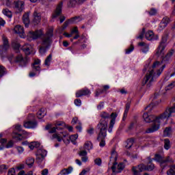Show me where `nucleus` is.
Segmentation results:
<instances>
[{
    "instance_id": "obj_1",
    "label": "nucleus",
    "mask_w": 175,
    "mask_h": 175,
    "mask_svg": "<svg viewBox=\"0 0 175 175\" xmlns=\"http://www.w3.org/2000/svg\"><path fill=\"white\" fill-rule=\"evenodd\" d=\"M174 113H175V104L172 107H167L165 111L158 117L144 113L143 115L144 121L146 122H152L151 126L146 130V133H154V132H157L161 126V122L163 120H169Z\"/></svg>"
},
{
    "instance_id": "obj_2",
    "label": "nucleus",
    "mask_w": 175,
    "mask_h": 175,
    "mask_svg": "<svg viewBox=\"0 0 175 175\" xmlns=\"http://www.w3.org/2000/svg\"><path fill=\"white\" fill-rule=\"evenodd\" d=\"M161 62L157 61L154 62L150 68V70L147 72L145 77L142 81V85H146L147 88H150L152 85V83L155 81L156 79H158L159 76L163 72V69L166 68L165 65H163L160 68Z\"/></svg>"
},
{
    "instance_id": "obj_3",
    "label": "nucleus",
    "mask_w": 175,
    "mask_h": 175,
    "mask_svg": "<svg viewBox=\"0 0 175 175\" xmlns=\"http://www.w3.org/2000/svg\"><path fill=\"white\" fill-rule=\"evenodd\" d=\"M54 31L53 29H49L45 35L43 36L42 38V42H41V46L40 47V53L41 54L46 53V51H47L48 49H50V46H51V43H53V40H51V38H53Z\"/></svg>"
},
{
    "instance_id": "obj_4",
    "label": "nucleus",
    "mask_w": 175,
    "mask_h": 175,
    "mask_svg": "<svg viewBox=\"0 0 175 175\" xmlns=\"http://www.w3.org/2000/svg\"><path fill=\"white\" fill-rule=\"evenodd\" d=\"M101 119L96 126V129H100L107 131V125L109 124V120H110V113L107 112H102L100 113Z\"/></svg>"
},
{
    "instance_id": "obj_5",
    "label": "nucleus",
    "mask_w": 175,
    "mask_h": 175,
    "mask_svg": "<svg viewBox=\"0 0 175 175\" xmlns=\"http://www.w3.org/2000/svg\"><path fill=\"white\" fill-rule=\"evenodd\" d=\"M3 5H5L8 8H12L14 5V8L16 9L18 12H21L24 10V2L20 1H13V0H1Z\"/></svg>"
},
{
    "instance_id": "obj_6",
    "label": "nucleus",
    "mask_w": 175,
    "mask_h": 175,
    "mask_svg": "<svg viewBox=\"0 0 175 175\" xmlns=\"http://www.w3.org/2000/svg\"><path fill=\"white\" fill-rule=\"evenodd\" d=\"M169 38V33L165 32L161 38V41L160 42V44L159 45V47L157 49V51L156 52V55L157 57H163L165 54V49L166 47V45L165 44L166 42H167V38Z\"/></svg>"
},
{
    "instance_id": "obj_7",
    "label": "nucleus",
    "mask_w": 175,
    "mask_h": 175,
    "mask_svg": "<svg viewBox=\"0 0 175 175\" xmlns=\"http://www.w3.org/2000/svg\"><path fill=\"white\" fill-rule=\"evenodd\" d=\"M155 161L160 163V166L161 167V172H163V169L167 166L168 163L170 162H173V160L170 158V157H163L160 154H155L154 156Z\"/></svg>"
},
{
    "instance_id": "obj_8",
    "label": "nucleus",
    "mask_w": 175,
    "mask_h": 175,
    "mask_svg": "<svg viewBox=\"0 0 175 175\" xmlns=\"http://www.w3.org/2000/svg\"><path fill=\"white\" fill-rule=\"evenodd\" d=\"M96 131L98 133L97 140L100 142V147H105L106 146V140L105 139L107 136V130L96 129Z\"/></svg>"
},
{
    "instance_id": "obj_9",
    "label": "nucleus",
    "mask_w": 175,
    "mask_h": 175,
    "mask_svg": "<svg viewBox=\"0 0 175 175\" xmlns=\"http://www.w3.org/2000/svg\"><path fill=\"white\" fill-rule=\"evenodd\" d=\"M29 121L24 123L23 126L25 128L27 129H33L36 126H38V122L35 121V115L31 113L28 116Z\"/></svg>"
},
{
    "instance_id": "obj_10",
    "label": "nucleus",
    "mask_w": 175,
    "mask_h": 175,
    "mask_svg": "<svg viewBox=\"0 0 175 175\" xmlns=\"http://www.w3.org/2000/svg\"><path fill=\"white\" fill-rule=\"evenodd\" d=\"M3 44L0 46V55H3V53H6L9 50L10 45L9 44V40L5 36H2Z\"/></svg>"
},
{
    "instance_id": "obj_11",
    "label": "nucleus",
    "mask_w": 175,
    "mask_h": 175,
    "mask_svg": "<svg viewBox=\"0 0 175 175\" xmlns=\"http://www.w3.org/2000/svg\"><path fill=\"white\" fill-rule=\"evenodd\" d=\"M42 35L43 31L40 29L35 31H29L27 38H29V40H36V39H39V38H40V36Z\"/></svg>"
},
{
    "instance_id": "obj_12",
    "label": "nucleus",
    "mask_w": 175,
    "mask_h": 175,
    "mask_svg": "<svg viewBox=\"0 0 175 175\" xmlns=\"http://www.w3.org/2000/svg\"><path fill=\"white\" fill-rule=\"evenodd\" d=\"M36 155L37 162L40 163L43 162L44 157L47 155V151L44 149H38Z\"/></svg>"
},
{
    "instance_id": "obj_13",
    "label": "nucleus",
    "mask_w": 175,
    "mask_h": 175,
    "mask_svg": "<svg viewBox=\"0 0 175 175\" xmlns=\"http://www.w3.org/2000/svg\"><path fill=\"white\" fill-rule=\"evenodd\" d=\"M68 135V133L62 132L59 133H54L53 134L52 137H51V140H54V139H57V142H65V137Z\"/></svg>"
},
{
    "instance_id": "obj_14",
    "label": "nucleus",
    "mask_w": 175,
    "mask_h": 175,
    "mask_svg": "<svg viewBox=\"0 0 175 175\" xmlns=\"http://www.w3.org/2000/svg\"><path fill=\"white\" fill-rule=\"evenodd\" d=\"M76 98H81V96H90L91 95V90L88 88H83L78 90L76 94Z\"/></svg>"
},
{
    "instance_id": "obj_15",
    "label": "nucleus",
    "mask_w": 175,
    "mask_h": 175,
    "mask_svg": "<svg viewBox=\"0 0 175 175\" xmlns=\"http://www.w3.org/2000/svg\"><path fill=\"white\" fill-rule=\"evenodd\" d=\"M63 5H64V3L62 1H60L57 4L55 12L52 14V18H57V17H59V16H61V14H62Z\"/></svg>"
},
{
    "instance_id": "obj_16",
    "label": "nucleus",
    "mask_w": 175,
    "mask_h": 175,
    "mask_svg": "<svg viewBox=\"0 0 175 175\" xmlns=\"http://www.w3.org/2000/svg\"><path fill=\"white\" fill-rule=\"evenodd\" d=\"M133 175H142V172H144V167L142 164H139L137 166H133L131 169Z\"/></svg>"
},
{
    "instance_id": "obj_17",
    "label": "nucleus",
    "mask_w": 175,
    "mask_h": 175,
    "mask_svg": "<svg viewBox=\"0 0 175 175\" xmlns=\"http://www.w3.org/2000/svg\"><path fill=\"white\" fill-rule=\"evenodd\" d=\"M117 116L118 115L116 113H111L110 114V118H111V120L108 129V132H109V133L113 132V128H114V124H116V118H117Z\"/></svg>"
},
{
    "instance_id": "obj_18",
    "label": "nucleus",
    "mask_w": 175,
    "mask_h": 175,
    "mask_svg": "<svg viewBox=\"0 0 175 175\" xmlns=\"http://www.w3.org/2000/svg\"><path fill=\"white\" fill-rule=\"evenodd\" d=\"M21 50L23 51L26 55H30V54H32V52L33 51V47H32V45L29 44H25L22 46Z\"/></svg>"
},
{
    "instance_id": "obj_19",
    "label": "nucleus",
    "mask_w": 175,
    "mask_h": 175,
    "mask_svg": "<svg viewBox=\"0 0 175 175\" xmlns=\"http://www.w3.org/2000/svg\"><path fill=\"white\" fill-rule=\"evenodd\" d=\"M14 62H18L21 66H25L27 62L26 59H24L23 55L19 54L14 57Z\"/></svg>"
},
{
    "instance_id": "obj_20",
    "label": "nucleus",
    "mask_w": 175,
    "mask_h": 175,
    "mask_svg": "<svg viewBox=\"0 0 175 175\" xmlns=\"http://www.w3.org/2000/svg\"><path fill=\"white\" fill-rule=\"evenodd\" d=\"M15 33H18L19 36L22 38H25V32L24 31V27L21 25L15 26L14 29Z\"/></svg>"
},
{
    "instance_id": "obj_21",
    "label": "nucleus",
    "mask_w": 175,
    "mask_h": 175,
    "mask_svg": "<svg viewBox=\"0 0 175 175\" xmlns=\"http://www.w3.org/2000/svg\"><path fill=\"white\" fill-rule=\"evenodd\" d=\"M33 23L34 25H38V24L40 23V20H42V16L39 12H38L37 10H35L33 14Z\"/></svg>"
},
{
    "instance_id": "obj_22",
    "label": "nucleus",
    "mask_w": 175,
    "mask_h": 175,
    "mask_svg": "<svg viewBox=\"0 0 175 175\" xmlns=\"http://www.w3.org/2000/svg\"><path fill=\"white\" fill-rule=\"evenodd\" d=\"M40 59H35L34 62L32 64V70L33 72H40Z\"/></svg>"
},
{
    "instance_id": "obj_23",
    "label": "nucleus",
    "mask_w": 175,
    "mask_h": 175,
    "mask_svg": "<svg viewBox=\"0 0 175 175\" xmlns=\"http://www.w3.org/2000/svg\"><path fill=\"white\" fill-rule=\"evenodd\" d=\"M144 167V172H152L155 169V165L150 163V165H146L144 163H142Z\"/></svg>"
},
{
    "instance_id": "obj_24",
    "label": "nucleus",
    "mask_w": 175,
    "mask_h": 175,
    "mask_svg": "<svg viewBox=\"0 0 175 175\" xmlns=\"http://www.w3.org/2000/svg\"><path fill=\"white\" fill-rule=\"evenodd\" d=\"M23 21L26 28H27L28 25H29V14H28V13H26L23 15Z\"/></svg>"
},
{
    "instance_id": "obj_25",
    "label": "nucleus",
    "mask_w": 175,
    "mask_h": 175,
    "mask_svg": "<svg viewBox=\"0 0 175 175\" xmlns=\"http://www.w3.org/2000/svg\"><path fill=\"white\" fill-rule=\"evenodd\" d=\"M83 21V18L81 16H75L69 19V21L71 24H77V23H80V21Z\"/></svg>"
},
{
    "instance_id": "obj_26",
    "label": "nucleus",
    "mask_w": 175,
    "mask_h": 175,
    "mask_svg": "<svg viewBox=\"0 0 175 175\" xmlns=\"http://www.w3.org/2000/svg\"><path fill=\"white\" fill-rule=\"evenodd\" d=\"M71 172H73V167H69L68 168H65L62 170L58 175L70 174Z\"/></svg>"
},
{
    "instance_id": "obj_27",
    "label": "nucleus",
    "mask_w": 175,
    "mask_h": 175,
    "mask_svg": "<svg viewBox=\"0 0 175 175\" xmlns=\"http://www.w3.org/2000/svg\"><path fill=\"white\" fill-rule=\"evenodd\" d=\"M34 163H35V159H33V157H28L26 159V165L28 166V167H32Z\"/></svg>"
},
{
    "instance_id": "obj_28",
    "label": "nucleus",
    "mask_w": 175,
    "mask_h": 175,
    "mask_svg": "<svg viewBox=\"0 0 175 175\" xmlns=\"http://www.w3.org/2000/svg\"><path fill=\"white\" fill-rule=\"evenodd\" d=\"M145 38L147 40H154V33L152 31H149L146 33Z\"/></svg>"
},
{
    "instance_id": "obj_29",
    "label": "nucleus",
    "mask_w": 175,
    "mask_h": 175,
    "mask_svg": "<svg viewBox=\"0 0 175 175\" xmlns=\"http://www.w3.org/2000/svg\"><path fill=\"white\" fill-rule=\"evenodd\" d=\"M53 59V55L50 54L49 55H48L46 57V58L45 59L44 65H45V66H50V64L51 63V60Z\"/></svg>"
},
{
    "instance_id": "obj_30",
    "label": "nucleus",
    "mask_w": 175,
    "mask_h": 175,
    "mask_svg": "<svg viewBox=\"0 0 175 175\" xmlns=\"http://www.w3.org/2000/svg\"><path fill=\"white\" fill-rule=\"evenodd\" d=\"M133 143H135L133 138L127 139L125 145L126 148H131L133 146Z\"/></svg>"
},
{
    "instance_id": "obj_31",
    "label": "nucleus",
    "mask_w": 175,
    "mask_h": 175,
    "mask_svg": "<svg viewBox=\"0 0 175 175\" xmlns=\"http://www.w3.org/2000/svg\"><path fill=\"white\" fill-rule=\"evenodd\" d=\"M3 135L1 133L0 134V150H3L5 148V144H6V139L3 138L2 139Z\"/></svg>"
},
{
    "instance_id": "obj_32",
    "label": "nucleus",
    "mask_w": 175,
    "mask_h": 175,
    "mask_svg": "<svg viewBox=\"0 0 175 175\" xmlns=\"http://www.w3.org/2000/svg\"><path fill=\"white\" fill-rule=\"evenodd\" d=\"M92 148H93L92 142H91L90 141H87L85 143V144H84L85 150H88V151H90V150H92Z\"/></svg>"
},
{
    "instance_id": "obj_33",
    "label": "nucleus",
    "mask_w": 175,
    "mask_h": 175,
    "mask_svg": "<svg viewBox=\"0 0 175 175\" xmlns=\"http://www.w3.org/2000/svg\"><path fill=\"white\" fill-rule=\"evenodd\" d=\"M164 136L169 137L172 135V127H166L163 131Z\"/></svg>"
},
{
    "instance_id": "obj_34",
    "label": "nucleus",
    "mask_w": 175,
    "mask_h": 175,
    "mask_svg": "<svg viewBox=\"0 0 175 175\" xmlns=\"http://www.w3.org/2000/svg\"><path fill=\"white\" fill-rule=\"evenodd\" d=\"M44 116H46V113L44 112V109H41L37 113V117L39 119L43 118V117H44Z\"/></svg>"
},
{
    "instance_id": "obj_35",
    "label": "nucleus",
    "mask_w": 175,
    "mask_h": 175,
    "mask_svg": "<svg viewBox=\"0 0 175 175\" xmlns=\"http://www.w3.org/2000/svg\"><path fill=\"white\" fill-rule=\"evenodd\" d=\"M15 129L16 131H18V132H20L21 133H22L23 135H26L27 134V131L23 130L21 129V125H20V124L15 125Z\"/></svg>"
},
{
    "instance_id": "obj_36",
    "label": "nucleus",
    "mask_w": 175,
    "mask_h": 175,
    "mask_svg": "<svg viewBox=\"0 0 175 175\" xmlns=\"http://www.w3.org/2000/svg\"><path fill=\"white\" fill-rule=\"evenodd\" d=\"M164 148L165 150H169V148H170V140L169 139H164Z\"/></svg>"
},
{
    "instance_id": "obj_37",
    "label": "nucleus",
    "mask_w": 175,
    "mask_h": 175,
    "mask_svg": "<svg viewBox=\"0 0 175 175\" xmlns=\"http://www.w3.org/2000/svg\"><path fill=\"white\" fill-rule=\"evenodd\" d=\"M12 47L14 50H15L16 53H18L20 51V44L17 42H12Z\"/></svg>"
},
{
    "instance_id": "obj_38",
    "label": "nucleus",
    "mask_w": 175,
    "mask_h": 175,
    "mask_svg": "<svg viewBox=\"0 0 175 175\" xmlns=\"http://www.w3.org/2000/svg\"><path fill=\"white\" fill-rule=\"evenodd\" d=\"M78 137H79V135H72L70 136L69 139H70V142H72V144H76V140H77Z\"/></svg>"
},
{
    "instance_id": "obj_39",
    "label": "nucleus",
    "mask_w": 175,
    "mask_h": 175,
    "mask_svg": "<svg viewBox=\"0 0 175 175\" xmlns=\"http://www.w3.org/2000/svg\"><path fill=\"white\" fill-rule=\"evenodd\" d=\"M76 3H77V0H70L68 3V8H75L76 6Z\"/></svg>"
},
{
    "instance_id": "obj_40",
    "label": "nucleus",
    "mask_w": 175,
    "mask_h": 175,
    "mask_svg": "<svg viewBox=\"0 0 175 175\" xmlns=\"http://www.w3.org/2000/svg\"><path fill=\"white\" fill-rule=\"evenodd\" d=\"M12 137L16 139V140H23V135L20 133H14Z\"/></svg>"
},
{
    "instance_id": "obj_41",
    "label": "nucleus",
    "mask_w": 175,
    "mask_h": 175,
    "mask_svg": "<svg viewBox=\"0 0 175 175\" xmlns=\"http://www.w3.org/2000/svg\"><path fill=\"white\" fill-rule=\"evenodd\" d=\"M9 169V166L5 164L0 165V172L1 173H3V172H6Z\"/></svg>"
},
{
    "instance_id": "obj_42",
    "label": "nucleus",
    "mask_w": 175,
    "mask_h": 175,
    "mask_svg": "<svg viewBox=\"0 0 175 175\" xmlns=\"http://www.w3.org/2000/svg\"><path fill=\"white\" fill-rule=\"evenodd\" d=\"M125 168V165L124 164V163H120L118 165V173H120V172H122V170H124V169Z\"/></svg>"
},
{
    "instance_id": "obj_43",
    "label": "nucleus",
    "mask_w": 175,
    "mask_h": 175,
    "mask_svg": "<svg viewBox=\"0 0 175 175\" xmlns=\"http://www.w3.org/2000/svg\"><path fill=\"white\" fill-rule=\"evenodd\" d=\"M3 13L5 16H7V17H12V12L8 9L3 10Z\"/></svg>"
},
{
    "instance_id": "obj_44",
    "label": "nucleus",
    "mask_w": 175,
    "mask_h": 175,
    "mask_svg": "<svg viewBox=\"0 0 175 175\" xmlns=\"http://www.w3.org/2000/svg\"><path fill=\"white\" fill-rule=\"evenodd\" d=\"M111 158H113L114 161H117V159L118 158V154H117V152L116 150L111 152Z\"/></svg>"
},
{
    "instance_id": "obj_45",
    "label": "nucleus",
    "mask_w": 175,
    "mask_h": 175,
    "mask_svg": "<svg viewBox=\"0 0 175 175\" xmlns=\"http://www.w3.org/2000/svg\"><path fill=\"white\" fill-rule=\"evenodd\" d=\"M133 50H135V46H133V45L131 44L129 48L126 49V54H131V53H132Z\"/></svg>"
},
{
    "instance_id": "obj_46",
    "label": "nucleus",
    "mask_w": 175,
    "mask_h": 175,
    "mask_svg": "<svg viewBox=\"0 0 175 175\" xmlns=\"http://www.w3.org/2000/svg\"><path fill=\"white\" fill-rule=\"evenodd\" d=\"M157 13V9L155 8H151L150 10L148 12V14H150V16H155Z\"/></svg>"
},
{
    "instance_id": "obj_47",
    "label": "nucleus",
    "mask_w": 175,
    "mask_h": 175,
    "mask_svg": "<svg viewBox=\"0 0 175 175\" xmlns=\"http://www.w3.org/2000/svg\"><path fill=\"white\" fill-rule=\"evenodd\" d=\"M175 87V81H172L171 83L168 84L166 87L167 90H172Z\"/></svg>"
},
{
    "instance_id": "obj_48",
    "label": "nucleus",
    "mask_w": 175,
    "mask_h": 175,
    "mask_svg": "<svg viewBox=\"0 0 175 175\" xmlns=\"http://www.w3.org/2000/svg\"><path fill=\"white\" fill-rule=\"evenodd\" d=\"M166 25L162 22H161L159 25V31H163V29H165V28H166Z\"/></svg>"
},
{
    "instance_id": "obj_49",
    "label": "nucleus",
    "mask_w": 175,
    "mask_h": 175,
    "mask_svg": "<svg viewBox=\"0 0 175 175\" xmlns=\"http://www.w3.org/2000/svg\"><path fill=\"white\" fill-rule=\"evenodd\" d=\"M142 53H148V50H150V46L149 45H145L142 49Z\"/></svg>"
},
{
    "instance_id": "obj_50",
    "label": "nucleus",
    "mask_w": 175,
    "mask_h": 175,
    "mask_svg": "<svg viewBox=\"0 0 175 175\" xmlns=\"http://www.w3.org/2000/svg\"><path fill=\"white\" fill-rule=\"evenodd\" d=\"M5 75V67L0 66V79Z\"/></svg>"
},
{
    "instance_id": "obj_51",
    "label": "nucleus",
    "mask_w": 175,
    "mask_h": 175,
    "mask_svg": "<svg viewBox=\"0 0 175 175\" xmlns=\"http://www.w3.org/2000/svg\"><path fill=\"white\" fill-rule=\"evenodd\" d=\"M169 21H170V19L168 17H164L162 19L161 23H163V24H165V25L167 26V25L169 24Z\"/></svg>"
},
{
    "instance_id": "obj_52",
    "label": "nucleus",
    "mask_w": 175,
    "mask_h": 175,
    "mask_svg": "<svg viewBox=\"0 0 175 175\" xmlns=\"http://www.w3.org/2000/svg\"><path fill=\"white\" fill-rule=\"evenodd\" d=\"M95 165H97V166H100L102 165V159H96L94 160Z\"/></svg>"
},
{
    "instance_id": "obj_53",
    "label": "nucleus",
    "mask_w": 175,
    "mask_h": 175,
    "mask_svg": "<svg viewBox=\"0 0 175 175\" xmlns=\"http://www.w3.org/2000/svg\"><path fill=\"white\" fill-rule=\"evenodd\" d=\"M70 23V21H66L64 22V25L62 27V31H64V29L69 25V23Z\"/></svg>"
},
{
    "instance_id": "obj_54",
    "label": "nucleus",
    "mask_w": 175,
    "mask_h": 175,
    "mask_svg": "<svg viewBox=\"0 0 175 175\" xmlns=\"http://www.w3.org/2000/svg\"><path fill=\"white\" fill-rule=\"evenodd\" d=\"M146 32V29L143 28L142 33L139 34V36L137 37V39H143L144 38V33Z\"/></svg>"
},
{
    "instance_id": "obj_55",
    "label": "nucleus",
    "mask_w": 175,
    "mask_h": 175,
    "mask_svg": "<svg viewBox=\"0 0 175 175\" xmlns=\"http://www.w3.org/2000/svg\"><path fill=\"white\" fill-rule=\"evenodd\" d=\"M74 103L76 105V106H81V100L77 98L75 100Z\"/></svg>"
},
{
    "instance_id": "obj_56",
    "label": "nucleus",
    "mask_w": 175,
    "mask_h": 175,
    "mask_svg": "<svg viewBox=\"0 0 175 175\" xmlns=\"http://www.w3.org/2000/svg\"><path fill=\"white\" fill-rule=\"evenodd\" d=\"M105 107V103L104 102H100L99 105L97 106L98 110H102Z\"/></svg>"
},
{
    "instance_id": "obj_57",
    "label": "nucleus",
    "mask_w": 175,
    "mask_h": 175,
    "mask_svg": "<svg viewBox=\"0 0 175 175\" xmlns=\"http://www.w3.org/2000/svg\"><path fill=\"white\" fill-rule=\"evenodd\" d=\"M79 157H87V151L86 150H81L79 154Z\"/></svg>"
},
{
    "instance_id": "obj_58",
    "label": "nucleus",
    "mask_w": 175,
    "mask_h": 175,
    "mask_svg": "<svg viewBox=\"0 0 175 175\" xmlns=\"http://www.w3.org/2000/svg\"><path fill=\"white\" fill-rule=\"evenodd\" d=\"M57 129H59L58 127H53L51 128L49 131V133H55V132L57 131Z\"/></svg>"
},
{
    "instance_id": "obj_59",
    "label": "nucleus",
    "mask_w": 175,
    "mask_h": 175,
    "mask_svg": "<svg viewBox=\"0 0 175 175\" xmlns=\"http://www.w3.org/2000/svg\"><path fill=\"white\" fill-rule=\"evenodd\" d=\"M8 175H16V171L14 168H11L8 171Z\"/></svg>"
},
{
    "instance_id": "obj_60",
    "label": "nucleus",
    "mask_w": 175,
    "mask_h": 175,
    "mask_svg": "<svg viewBox=\"0 0 175 175\" xmlns=\"http://www.w3.org/2000/svg\"><path fill=\"white\" fill-rule=\"evenodd\" d=\"M145 110H148V113H150V111L152 110V104H150L145 107Z\"/></svg>"
},
{
    "instance_id": "obj_61",
    "label": "nucleus",
    "mask_w": 175,
    "mask_h": 175,
    "mask_svg": "<svg viewBox=\"0 0 175 175\" xmlns=\"http://www.w3.org/2000/svg\"><path fill=\"white\" fill-rule=\"evenodd\" d=\"M131 107V105L129 103L126 104V109L124 110L125 114H128V112L129 111V109Z\"/></svg>"
},
{
    "instance_id": "obj_62",
    "label": "nucleus",
    "mask_w": 175,
    "mask_h": 175,
    "mask_svg": "<svg viewBox=\"0 0 175 175\" xmlns=\"http://www.w3.org/2000/svg\"><path fill=\"white\" fill-rule=\"evenodd\" d=\"M79 119L77 118H74L71 122V124H72V125H75V124H79Z\"/></svg>"
},
{
    "instance_id": "obj_63",
    "label": "nucleus",
    "mask_w": 175,
    "mask_h": 175,
    "mask_svg": "<svg viewBox=\"0 0 175 175\" xmlns=\"http://www.w3.org/2000/svg\"><path fill=\"white\" fill-rule=\"evenodd\" d=\"M94 128H90L89 129L87 130V132L88 135H94Z\"/></svg>"
},
{
    "instance_id": "obj_64",
    "label": "nucleus",
    "mask_w": 175,
    "mask_h": 175,
    "mask_svg": "<svg viewBox=\"0 0 175 175\" xmlns=\"http://www.w3.org/2000/svg\"><path fill=\"white\" fill-rule=\"evenodd\" d=\"M167 175H174V170L172 168L170 169L169 171L167 172Z\"/></svg>"
}]
</instances>
